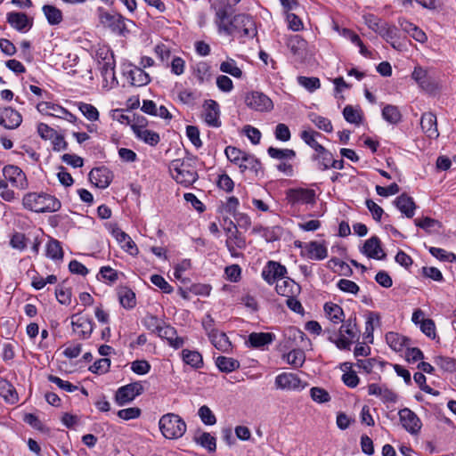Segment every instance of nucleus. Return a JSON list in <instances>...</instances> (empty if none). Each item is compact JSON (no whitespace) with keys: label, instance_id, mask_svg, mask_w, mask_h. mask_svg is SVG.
Instances as JSON below:
<instances>
[{"label":"nucleus","instance_id":"nucleus-38","mask_svg":"<svg viewBox=\"0 0 456 456\" xmlns=\"http://www.w3.org/2000/svg\"><path fill=\"white\" fill-rule=\"evenodd\" d=\"M182 358L186 364L194 369H200L203 366L202 355L198 351L183 349Z\"/></svg>","mask_w":456,"mask_h":456},{"label":"nucleus","instance_id":"nucleus-21","mask_svg":"<svg viewBox=\"0 0 456 456\" xmlns=\"http://www.w3.org/2000/svg\"><path fill=\"white\" fill-rule=\"evenodd\" d=\"M156 333L159 338L167 339L174 348H179L183 345V339L177 337L176 330L169 325H157Z\"/></svg>","mask_w":456,"mask_h":456},{"label":"nucleus","instance_id":"nucleus-50","mask_svg":"<svg viewBox=\"0 0 456 456\" xmlns=\"http://www.w3.org/2000/svg\"><path fill=\"white\" fill-rule=\"evenodd\" d=\"M268 155L275 159H293L296 157V152L291 149H279L269 147L267 149Z\"/></svg>","mask_w":456,"mask_h":456},{"label":"nucleus","instance_id":"nucleus-28","mask_svg":"<svg viewBox=\"0 0 456 456\" xmlns=\"http://www.w3.org/2000/svg\"><path fill=\"white\" fill-rule=\"evenodd\" d=\"M275 339V335L270 332H252L248 335V343L254 348L270 345Z\"/></svg>","mask_w":456,"mask_h":456},{"label":"nucleus","instance_id":"nucleus-56","mask_svg":"<svg viewBox=\"0 0 456 456\" xmlns=\"http://www.w3.org/2000/svg\"><path fill=\"white\" fill-rule=\"evenodd\" d=\"M79 110L90 121H96L99 118L98 110L90 103L80 102L78 106Z\"/></svg>","mask_w":456,"mask_h":456},{"label":"nucleus","instance_id":"nucleus-36","mask_svg":"<svg viewBox=\"0 0 456 456\" xmlns=\"http://www.w3.org/2000/svg\"><path fill=\"white\" fill-rule=\"evenodd\" d=\"M42 11L50 25H59L63 20L61 11L54 5L45 4Z\"/></svg>","mask_w":456,"mask_h":456},{"label":"nucleus","instance_id":"nucleus-46","mask_svg":"<svg viewBox=\"0 0 456 456\" xmlns=\"http://www.w3.org/2000/svg\"><path fill=\"white\" fill-rule=\"evenodd\" d=\"M382 117L390 124H397L401 121L402 115L398 108L395 105H387L382 110Z\"/></svg>","mask_w":456,"mask_h":456},{"label":"nucleus","instance_id":"nucleus-30","mask_svg":"<svg viewBox=\"0 0 456 456\" xmlns=\"http://www.w3.org/2000/svg\"><path fill=\"white\" fill-rule=\"evenodd\" d=\"M128 77L131 85L134 86H146L151 82L150 75L141 67H134V69L128 72Z\"/></svg>","mask_w":456,"mask_h":456},{"label":"nucleus","instance_id":"nucleus-15","mask_svg":"<svg viewBox=\"0 0 456 456\" xmlns=\"http://www.w3.org/2000/svg\"><path fill=\"white\" fill-rule=\"evenodd\" d=\"M113 178L112 172L106 167L93 168L89 173V180L100 189L107 188Z\"/></svg>","mask_w":456,"mask_h":456},{"label":"nucleus","instance_id":"nucleus-57","mask_svg":"<svg viewBox=\"0 0 456 456\" xmlns=\"http://www.w3.org/2000/svg\"><path fill=\"white\" fill-rule=\"evenodd\" d=\"M28 238L24 233L14 232L10 240V245L12 248L23 251L27 248Z\"/></svg>","mask_w":456,"mask_h":456},{"label":"nucleus","instance_id":"nucleus-26","mask_svg":"<svg viewBox=\"0 0 456 456\" xmlns=\"http://www.w3.org/2000/svg\"><path fill=\"white\" fill-rule=\"evenodd\" d=\"M231 225H233V231L232 234L228 235L225 244L231 255L234 256H236L235 248H244L246 247V240L232 222H231Z\"/></svg>","mask_w":456,"mask_h":456},{"label":"nucleus","instance_id":"nucleus-63","mask_svg":"<svg viewBox=\"0 0 456 456\" xmlns=\"http://www.w3.org/2000/svg\"><path fill=\"white\" fill-rule=\"evenodd\" d=\"M297 82L309 92H314L321 86L320 79L314 77H307L300 76L297 77Z\"/></svg>","mask_w":456,"mask_h":456},{"label":"nucleus","instance_id":"nucleus-49","mask_svg":"<svg viewBox=\"0 0 456 456\" xmlns=\"http://www.w3.org/2000/svg\"><path fill=\"white\" fill-rule=\"evenodd\" d=\"M239 167L241 172L251 170L257 173L261 167V163L255 156L246 153Z\"/></svg>","mask_w":456,"mask_h":456},{"label":"nucleus","instance_id":"nucleus-11","mask_svg":"<svg viewBox=\"0 0 456 456\" xmlns=\"http://www.w3.org/2000/svg\"><path fill=\"white\" fill-rule=\"evenodd\" d=\"M202 118L208 126L220 127V107L215 100H206L202 105Z\"/></svg>","mask_w":456,"mask_h":456},{"label":"nucleus","instance_id":"nucleus-18","mask_svg":"<svg viewBox=\"0 0 456 456\" xmlns=\"http://www.w3.org/2000/svg\"><path fill=\"white\" fill-rule=\"evenodd\" d=\"M362 252L369 258L382 260L386 257L381 241L377 236H372L364 242Z\"/></svg>","mask_w":456,"mask_h":456},{"label":"nucleus","instance_id":"nucleus-12","mask_svg":"<svg viewBox=\"0 0 456 456\" xmlns=\"http://www.w3.org/2000/svg\"><path fill=\"white\" fill-rule=\"evenodd\" d=\"M305 383L300 378L290 372H283L275 378V386L281 390H302L305 387Z\"/></svg>","mask_w":456,"mask_h":456},{"label":"nucleus","instance_id":"nucleus-52","mask_svg":"<svg viewBox=\"0 0 456 456\" xmlns=\"http://www.w3.org/2000/svg\"><path fill=\"white\" fill-rule=\"evenodd\" d=\"M333 155L331 152L327 151L322 154H314L312 159L317 161L318 168L321 170L329 169L332 163Z\"/></svg>","mask_w":456,"mask_h":456},{"label":"nucleus","instance_id":"nucleus-10","mask_svg":"<svg viewBox=\"0 0 456 456\" xmlns=\"http://www.w3.org/2000/svg\"><path fill=\"white\" fill-rule=\"evenodd\" d=\"M245 103L256 111H270L273 108L272 100L265 94L257 91L247 94Z\"/></svg>","mask_w":456,"mask_h":456},{"label":"nucleus","instance_id":"nucleus-25","mask_svg":"<svg viewBox=\"0 0 456 456\" xmlns=\"http://www.w3.org/2000/svg\"><path fill=\"white\" fill-rule=\"evenodd\" d=\"M394 204L406 217L411 218L414 216L416 205L413 199L407 194L403 193L398 196Z\"/></svg>","mask_w":456,"mask_h":456},{"label":"nucleus","instance_id":"nucleus-1","mask_svg":"<svg viewBox=\"0 0 456 456\" xmlns=\"http://www.w3.org/2000/svg\"><path fill=\"white\" fill-rule=\"evenodd\" d=\"M230 10L229 4L216 7L215 23L218 32L236 38L255 37L256 29L253 19L247 14H237L230 19Z\"/></svg>","mask_w":456,"mask_h":456},{"label":"nucleus","instance_id":"nucleus-40","mask_svg":"<svg viewBox=\"0 0 456 456\" xmlns=\"http://www.w3.org/2000/svg\"><path fill=\"white\" fill-rule=\"evenodd\" d=\"M216 365L222 372H232L240 368V362L232 357L218 356L216 359Z\"/></svg>","mask_w":456,"mask_h":456},{"label":"nucleus","instance_id":"nucleus-32","mask_svg":"<svg viewBox=\"0 0 456 456\" xmlns=\"http://www.w3.org/2000/svg\"><path fill=\"white\" fill-rule=\"evenodd\" d=\"M0 396L9 403H15L18 401V394L14 387L2 377H0Z\"/></svg>","mask_w":456,"mask_h":456},{"label":"nucleus","instance_id":"nucleus-35","mask_svg":"<svg viewBox=\"0 0 456 456\" xmlns=\"http://www.w3.org/2000/svg\"><path fill=\"white\" fill-rule=\"evenodd\" d=\"M46 256L54 261H62L64 253L59 240L51 238L46 244Z\"/></svg>","mask_w":456,"mask_h":456},{"label":"nucleus","instance_id":"nucleus-7","mask_svg":"<svg viewBox=\"0 0 456 456\" xmlns=\"http://www.w3.org/2000/svg\"><path fill=\"white\" fill-rule=\"evenodd\" d=\"M288 271L285 265L279 262L270 260L263 267L261 277L269 285L277 283L282 278H285Z\"/></svg>","mask_w":456,"mask_h":456},{"label":"nucleus","instance_id":"nucleus-9","mask_svg":"<svg viewBox=\"0 0 456 456\" xmlns=\"http://www.w3.org/2000/svg\"><path fill=\"white\" fill-rule=\"evenodd\" d=\"M286 199L292 205L314 204L315 191L307 188H292L286 191Z\"/></svg>","mask_w":456,"mask_h":456},{"label":"nucleus","instance_id":"nucleus-24","mask_svg":"<svg viewBox=\"0 0 456 456\" xmlns=\"http://www.w3.org/2000/svg\"><path fill=\"white\" fill-rule=\"evenodd\" d=\"M105 56L102 58V61H99V69L102 76L106 81L109 79H115V61L113 53L110 51H105Z\"/></svg>","mask_w":456,"mask_h":456},{"label":"nucleus","instance_id":"nucleus-33","mask_svg":"<svg viewBox=\"0 0 456 456\" xmlns=\"http://www.w3.org/2000/svg\"><path fill=\"white\" fill-rule=\"evenodd\" d=\"M386 341L393 350L400 352L408 346L410 339L399 333L388 332L386 335Z\"/></svg>","mask_w":456,"mask_h":456},{"label":"nucleus","instance_id":"nucleus-55","mask_svg":"<svg viewBox=\"0 0 456 456\" xmlns=\"http://www.w3.org/2000/svg\"><path fill=\"white\" fill-rule=\"evenodd\" d=\"M224 153L231 162L238 165L239 167L246 154V152L233 146H227L224 150Z\"/></svg>","mask_w":456,"mask_h":456},{"label":"nucleus","instance_id":"nucleus-39","mask_svg":"<svg viewBox=\"0 0 456 456\" xmlns=\"http://www.w3.org/2000/svg\"><path fill=\"white\" fill-rule=\"evenodd\" d=\"M118 294L119 302L123 307L126 309L134 307L136 304L135 294L131 289L122 287L118 289Z\"/></svg>","mask_w":456,"mask_h":456},{"label":"nucleus","instance_id":"nucleus-58","mask_svg":"<svg viewBox=\"0 0 456 456\" xmlns=\"http://www.w3.org/2000/svg\"><path fill=\"white\" fill-rule=\"evenodd\" d=\"M311 398L318 403H324L330 401V394L323 388L314 387L310 390Z\"/></svg>","mask_w":456,"mask_h":456},{"label":"nucleus","instance_id":"nucleus-45","mask_svg":"<svg viewBox=\"0 0 456 456\" xmlns=\"http://www.w3.org/2000/svg\"><path fill=\"white\" fill-rule=\"evenodd\" d=\"M219 69L221 72L229 74L235 78H240L243 75L242 70L237 66L236 61L232 58L221 62Z\"/></svg>","mask_w":456,"mask_h":456},{"label":"nucleus","instance_id":"nucleus-64","mask_svg":"<svg viewBox=\"0 0 456 456\" xmlns=\"http://www.w3.org/2000/svg\"><path fill=\"white\" fill-rule=\"evenodd\" d=\"M151 281L164 293L169 294L173 291V287L159 274L151 275Z\"/></svg>","mask_w":456,"mask_h":456},{"label":"nucleus","instance_id":"nucleus-41","mask_svg":"<svg viewBox=\"0 0 456 456\" xmlns=\"http://www.w3.org/2000/svg\"><path fill=\"white\" fill-rule=\"evenodd\" d=\"M62 106L51 102H41L37 104V110L44 115L59 118L62 111Z\"/></svg>","mask_w":456,"mask_h":456},{"label":"nucleus","instance_id":"nucleus-62","mask_svg":"<svg viewBox=\"0 0 456 456\" xmlns=\"http://www.w3.org/2000/svg\"><path fill=\"white\" fill-rule=\"evenodd\" d=\"M311 121L321 130H323L324 132L330 133L332 132V124L330 120L327 118H324L322 116H319L316 114L311 115Z\"/></svg>","mask_w":456,"mask_h":456},{"label":"nucleus","instance_id":"nucleus-54","mask_svg":"<svg viewBox=\"0 0 456 456\" xmlns=\"http://www.w3.org/2000/svg\"><path fill=\"white\" fill-rule=\"evenodd\" d=\"M198 415L201 421L207 426H213L216 423V418L211 409L207 405H202L198 411Z\"/></svg>","mask_w":456,"mask_h":456},{"label":"nucleus","instance_id":"nucleus-59","mask_svg":"<svg viewBox=\"0 0 456 456\" xmlns=\"http://www.w3.org/2000/svg\"><path fill=\"white\" fill-rule=\"evenodd\" d=\"M436 365L447 372L456 371V362L454 359L447 356H438L436 360Z\"/></svg>","mask_w":456,"mask_h":456},{"label":"nucleus","instance_id":"nucleus-14","mask_svg":"<svg viewBox=\"0 0 456 456\" xmlns=\"http://www.w3.org/2000/svg\"><path fill=\"white\" fill-rule=\"evenodd\" d=\"M3 175L5 180L9 181L16 188L24 189L27 185L26 175L17 166H5L3 168Z\"/></svg>","mask_w":456,"mask_h":456},{"label":"nucleus","instance_id":"nucleus-2","mask_svg":"<svg viewBox=\"0 0 456 456\" xmlns=\"http://www.w3.org/2000/svg\"><path fill=\"white\" fill-rule=\"evenodd\" d=\"M25 208L37 212H55L60 209L61 202L55 197L47 193L29 192L22 200Z\"/></svg>","mask_w":456,"mask_h":456},{"label":"nucleus","instance_id":"nucleus-16","mask_svg":"<svg viewBox=\"0 0 456 456\" xmlns=\"http://www.w3.org/2000/svg\"><path fill=\"white\" fill-rule=\"evenodd\" d=\"M71 325L73 331L82 338H89L94 330L92 320L78 314L71 316Z\"/></svg>","mask_w":456,"mask_h":456},{"label":"nucleus","instance_id":"nucleus-17","mask_svg":"<svg viewBox=\"0 0 456 456\" xmlns=\"http://www.w3.org/2000/svg\"><path fill=\"white\" fill-rule=\"evenodd\" d=\"M7 22L14 29L20 32L28 31L33 25V21L24 12H11L6 16Z\"/></svg>","mask_w":456,"mask_h":456},{"label":"nucleus","instance_id":"nucleus-19","mask_svg":"<svg viewBox=\"0 0 456 456\" xmlns=\"http://www.w3.org/2000/svg\"><path fill=\"white\" fill-rule=\"evenodd\" d=\"M276 292L285 297L298 296L301 292V287L294 280L285 275L276 283Z\"/></svg>","mask_w":456,"mask_h":456},{"label":"nucleus","instance_id":"nucleus-22","mask_svg":"<svg viewBox=\"0 0 456 456\" xmlns=\"http://www.w3.org/2000/svg\"><path fill=\"white\" fill-rule=\"evenodd\" d=\"M420 126L428 137L436 139L439 136L436 116L434 113H423L420 118Z\"/></svg>","mask_w":456,"mask_h":456},{"label":"nucleus","instance_id":"nucleus-42","mask_svg":"<svg viewBox=\"0 0 456 456\" xmlns=\"http://www.w3.org/2000/svg\"><path fill=\"white\" fill-rule=\"evenodd\" d=\"M416 226L425 230L427 232H438L442 224L439 221L431 217L426 216L423 218H417L414 220Z\"/></svg>","mask_w":456,"mask_h":456},{"label":"nucleus","instance_id":"nucleus-4","mask_svg":"<svg viewBox=\"0 0 456 456\" xmlns=\"http://www.w3.org/2000/svg\"><path fill=\"white\" fill-rule=\"evenodd\" d=\"M161 434L167 439H178L186 432L185 421L177 414H164L159 421Z\"/></svg>","mask_w":456,"mask_h":456},{"label":"nucleus","instance_id":"nucleus-51","mask_svg":"<svg viewBox=\"0 0 456 456\" xmlns=\"http://www.w3.org/2000/svg\"><path fill=\"white\" fill-rule=\"evenodd\" d=\"M193 73L200 84H204L210 80V67L206 62L198 63Z\"/></svg>","mask_w":456,"mask_h":456},{"label":"nucleus","instance_id":"nucleus-20","mask_svg":"<svg viewBox=\"0 0 456 456\" xmlns=\"http://www.w3.org/2000/svg\"><path fill=\"white\" fill-rule=\"evenodd\" d=\"M22 121L21 115L12 108H4L0 110V125L7 129L18 127Z\"/></svg>","mask_w":456,"mask_h":456},{"label":"nucleus","instance_id":"nucleus-34","mask_svg":"<svg viewBox=\"0 0 456 456\" xmlns=\"http://www.w3.org/2000/svg\"><path fill=\"white\" fill-rule=\"evenodd\" d=\"M324 312L328 319L333 324H338L344 321V311L337 304L334 303H326L324 305Z\"/></svg>","mask_w":456,"mask_h":456},{"label":"nucleus","instance_id":"nucleus-3","mask_svg":"<svg viewBox=\"0 0 456 456\" xmlns=\"http://www.w3.org/2000/svg\"><path fill=\"white\" fill-rule=\"evenodd\" d=\"M169 172L178 183L185 187L191 185L199 177L190 159L172 160L169 164Z\"/></svg>","mask_w":456,"mask_h":456},{"label":"nucleus","instance_id":"nucleus-48","mask_svg":"<svg viewBox=\"0 0 456 456\" xmlns=\"http://www.w3.org/2000/svg\"><path fill=\"white\" fill-rule=\"evenodd\" d=\"M345 119L351 124L359 126L362 123V115L360 109H354L351 105H346L343 110Z\"/></svg>","mask_w":456,"mask_h":456},{"label":"nucleus","instance_id":"nucleus-27","mask_svg":"<svg viewBox=\"0 0 456 456\" xmlns=\"http://www.w3.org/2000/svg\"><path fill=\"white\" fill-rule=\"evenodd\" d=\"M113 234L118 242L120 244L121 248L126 252H127L131 256H135L138 254V248L128 234H126L120 229L114 230Z\"/></svg>","mask_w":456,"mask_h":456},{"label":"nucleus","instance_id":"nucleus-31","mask_svg":"<svg viewBox=\"0 0 456 456\" xmlns=\"http://www.w3.org/2000/svg\"><path fill=\"white\" fill-rule=\"evenodd\" d=\"M307 256L310 259L322 260L328 256V249L322 243L311 241L306 246Z\"/></svg>","mask_w":456,"mask_h":456},{"label":"nucleus","instance_id":"nucleus-13","mask_svg":"<svg viewBox=\"0 0 456 456\" xmlns=\"http://www.w3.org/2000/svg\"><path fill=\"white\" fill-rule=\"evenodd\" d=\"M403 427L411 435L419 433L422 423L420 419L409 408H403L398 412Z\"/></svg>","mask_w":456,"mask_h":456},{"label":"nucleus","instance_id":"nucleus-44","mask_svg":"<svg viewBox=\"0 0 456 456\" xmlns=\"http://www.w3.org/2000/svg\"><path fill=\"white\" fill-rule=\"evenodd\" d=\"M283 359L294 368H299L303 366L305 361V354L301 349H293L288 354H283Z\"/></svg>","mask_w":456,"mask_h":456},{"label":"nucleus","instance_id":"nucleus-37","mask_svg":"<svg viewBox=\"0 0 456 456\" xmlns=\"http://www.w3.org/2000/svg\"><path fill=\"white\" fill-rule=\"evenodd\" d=\"M324 333L328 334L329 340L334 343L338 348L343 350L350 348L351 338H349L348 337L341 336L339 334L338 336L337 333L335 332V330L330 329L329 327L325 328Z\"/></svg>","mask_w":456,"mask_h":456},{"label":"nucleus","instance_id":"nucleus-60","mask_svg":"<svg viewBox=\"0 0 456 456\" xmlns=\"http://www.w3.org/2000/svg\"><path fill=\"white\" fill-rule=\"evenodd\" d=\"M99 276L109 284H114L118 279V273L110 266H102L100 269Z\"/></svg>","mask_w":456,"mask_h":456},{"label":"nucleus","instance_id":"nucleus-23","mask_svg":"<svg viewBox=\"0 0 456 456\" xmlns=\"http://www.w3.org/2000/svg\"><path fill=\"white\" fill-rule=\"evenodd\" d=\"M132 129L135 136L139 140L144 142L145 143L151 146L157 145L160 141V137L158 133L149 130L145 128L143 126L133 125Z\"/></svg>","mask_w":456,"mask_h":456},{"label":"nucleus","instance_id":"nucleus-8","mask_svg":"<svg viewBox=\"0 0 456 456\" xmlns=\"http://www.w3.org/2000/svg\"><path fill=\"white\" fill-rule=\"evenodd\" d=\"M143 392V386L140 382H133L120 387L115 394L118 405L123 406L131 403L136 396Z\"/></svg>","mask_w":456,"mask_h":456},{"label":"nucleus","instance_id":"nucleus-5","mask_svg":"<svg viewBox=\"0 0 456 456\" xmlns=\"http://www.w3.org/2000/svg\"><path fill=\"white\" fill-rule=\"evenodd\" d=\"M98 19L101 26L109 29L115 35L125 36L127 32L126 19L119 13H111L103 7L97 8Z\"/></svg>","mask_w":456,"mask_h":456},{"label":"nucleus","instance_id":"nucleus-47","mask_svg":"<svg viewBox=\"0 0 456 456\" xmlns=\"http://www.w3.org/2000/svg\"><path fill=\"white\" fill-rule=\"evenodd\" d=\"M378 33L387 42L390 43L393 48H397L393 40L397 37L398 29L395 26H390L386 23L382 24Z\"/></svg>","mask_w":456,"mask_h":456},{"label":"nucleus","instance_id":"nucleus-61","mask_svg":"<svg viewBox=\"0 0 456 456\" xmlns=\"http://www.w3.org/2000/svg\"><path fill=\"white\" fill-rule=\"evenodd\" d=\"M110 367V360L108 358H101L89 367V370L95 374H104L109 371Z\"/></svg>","mask_w":456,"mask_h":456},{"label":"nucleus","instance_id":"nucleus-53","mask_svg":"<svg viewBox=\"0 0 456 456\" xmlns=\"http://www.w3.org/2000/svg\"><path fill=\"white\" fill-rule=\"evenodd\" d=\"M338 334L341 336H347L353 339L356 337V324L355 318H349L339 328Z\"/></svg>","mask_w":456,"mask_h":456},{"label":"nucleus","instance_id":"nucleus-29","mask_svg":"<svg viewBox=\"0 0 456 456\" xmlns=\"http://www.w3.org/2000/svg\"><path fill=\"white\" fill-rule=\"evenodd\" d=\"M211 344L219 351L228 353L232 350V343L224 332L216 331L208 337Z\"/></svg>","mask_w":456,"mask_h":456},{"label":"nucleus","instance_id":"nucleus-6","mask_svg":"<svg viewBox=\"0 0 456 456\" xmlns=\"http://www.w3.org/2000/svg\"><path fill=\"white\" fill-rule=\"evenodd\" d=\"M411 77L416 81L419 86L428 94H434L439 88L438 82L436 77L428 69L420 66L415 67L411 74Z\"/></svg>","mask_w":456,"mask_h":456},{"label":"nucleus","instance_id":"nucleus-43","mask_svg":"<svg viewBox=\"0 0 456 456\" xmlns=\"http://www.w3.org/2000/svg\"><path fill=\"white\" fill-rule=\"evenodd\" d=\"M194 441L207 449L209 452H214L216 450V440L210 433L202 432L199 436H194Z\"/></svg>","mask_w":456,"mask_h":456}]
</instances>
